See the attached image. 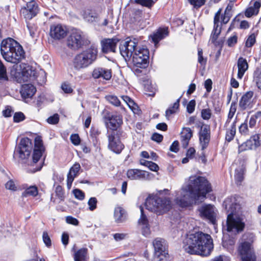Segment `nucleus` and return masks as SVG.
<instances>
[{
  "instance_id": "nucleus-9",
  "label": "nucleus",
  "mask_w": 261,
  "mask_h": 261,
  "mask_svg": "<svg viewBox=\"0 0 261 261\" xmlns=\"http://www.w3.org/2000/svg\"><path fill=\"white\" fill-rule=\"evenodd\" d=\"M138 41L136 38H127L125 41H122L119 46V50L121 55L125 61L129 60L133 56L136 48Z\"/></svg>"
},
{
  "instance_id": "nucleus-47",
  "label": "nucleus",
  "mask_w": 261,
  "mask_h": 261,
  "mask_svg": "<svg viewBox=\"0 0 261 261\" xmlns=\"http://www.w3.org/2000/svg\"><path fill=\"white\" fill-rule=\"evenodd\" d=\"M201 117L204 120H209L212 116L211 111L210 109H203L201 112Z\"/></svg>"
},
{
  "instance_id": "nucleus-55",
  "label": "nucleus",
  "mask_w": 261,
  "mask_h": 261,
  "mask_svg": "<svg viewBox=\"0 0 261 261\" xmlns=\"http://www.w3.org/2000/svg\"><path fill=\"white\" fill-rule=\"evenodd\" d=\"M5 188L7 190L13 191H16L17 190V187L16 186L14 181L12 179L9 180L6 183Z\"/></svg>"
},
{
  "instance_id": "nucleus-8",
  "label": "nucleus",
  "mask_w": 261,
  "mask_h": 261,
  "mask_svg": "<svg viewBox=\"0 0 261 261\" xmlns=\"http://www.w3.org/2000/svg\"><path fill=\"white\" fill-rule=\"evenodd\" d=\"M152 244L154 247L155 261H170L166 241L162 238L155 239Z\"/></svg>"
},
{
  "instance_id": "nucleus-30",
  "label": "nucleus",
  "mask_w": 261,
  "mask_h": 261,
  "mask_svg": "<svg viewBox=\"0 0 261 261\" xmlns=\"http://www.w3.org/2000/svg\"><path fill=\"white\" fill-rule=\"evenodd\" d=\"M168 29L167 28H163L158 30L156 33L150 35V37L152 42L156 45L160 40L168 36Z\"/></svg>"
},
{
  "instance_id": "nucleus-11",
  "label": "nucleus",
  "mask_w": 261,
  "mask_h": 261,
  "mask_svg": "<svg viewBox=\"0 0 261 261\" xmlns=\"http://www.w3.org/2000/svg\"><path fill=\"white\" fill-rule=\"evenodd\" d=\"M252 241L242 242L238 249L242 261H255L256 257L252 247Z\"/></svg>"
},
{
  "instance_id": "nucleus-40",
  "label": "nucleus",
  "mask_w": 261,
  "mask_h": 261,
  "mask_svg": "<svg viewBox=\"0 0 261 261\" xmlns=\"http://www.w3.org/2000/svg\"><path fill=\"white\" fill-rule=\"evenodd\" d=\"M157 0H132L135 4L140 5L142 6L150 8Z\"/></svg>"
},
{
  "instance_id": "nucleus-49",
  "label": "nucleus",
  "mask_w": 261,
  "mask_h": 261,
  "mask_svg": "<svg viewBox=\"0 0 261 261\" xmlns=\"http://www.w3.org/2000/svg\"><path fill=\"white\" fill-rule=\"evenodd\" d=\"M59 116L58 114H55L53 116H50L47 119V122L49 124H56L59 122Z\"/></svg>"
},
{
  "instance_id": "nucleus-2",
  "label": "nucleus",
  "mask_w": 261,
  "mask_h": 261,
  "mask_svg": "<svg viewBox=\"0 0 261 261\" xmlns=\"http://www.w3.org/2000/svg\"><path fill=\"white\" fill-rule=\"evenodd\" d=\"M183 248L190 254L207 256L214 248L213 239L210 234L202 231L191 233L184 239Z\"/></svg>"
},
{
  "instance_id": "nucleus-56",
  "label": "nucleus",
  "mask_w": 261,
  "mask_h": 261,
  "mask_svg": "<svg viewBox=\"0 0 261 261\" xmlns=\"http://www.w3.org/2000/svg\"><path fill=\"white\" fill-rule=\"evenodd\" d=\"M196 102L195 100H191L188 103L187 106V111L189 114L192 113L195 110Z\"/></svg>"
},
{
  "instance_id": "nucleus-25",
  "label": "nucleus",
  "mask_w": 261,
  "mask_h": 261,
  "mask_svg": "<svg viewBox=\"0 0 261 261\" xmlns=\"http://www.w3.org/2000/svg\"><path fill=\"white\" fill-rule=\"evenodd\" d=\"M82 15L85 20L90 22L95 21L98 17L96 10L91 8L84 9L82 12Z\"/></svg>"
},
{
  "instance_id": "nucleus-19",
  "label": "nucleus",
  "mask_w": 261,
  "mask_h": 261,
  "mask_svg": "<svg viewBox=\"0 0 261 261\" xmlns=\"http://www.w3.org/2000/svg\"><path fill=\"white\" fill-rule=\"evenodd\" d=\"M118 42L119 40L117 38L103 39L101 41L102 51L104 53H115Z\"/></svg>"
},
{
  "instance_id": "nucleus-60",
  "label": "nucleus",
  "mask_w": 261,
  "mask_h": 261,
  "mask_svg": "<svg viewBox=\"0 0 261 261\" xmlns=\"http://www.w3.org/2000/svg\"><path fill=\"white\" fill-rule=\"evenodd\" d=\"M61 88L63 91L66 93H71L73 90L70 85L67 83H63L61 85Z\"/></svg>"
},
{
  "instance_id": "nucleus-18",
  "label": "nucleus",
  "mask_w": 261,
  "mask_h": 261,
  "mask_svg": "<svg viewBox=\"0 0 261 261\" xmlns=\"http://www.w3.org/2000/svg\"><path fill=\"white\" fill-rule=\"evenodd\" d=\"M92 76L94 79L101 78L108 81L112 77V70L106 68L97 67L93 69L92 72Z\"/></svg>"
},
{
  "instance_id": "nucleus-31",
  "label": "nucleus",
  "mask_w": 261,
  "mask_h": 261,
  "mask_svg": "<svg viewBox=\"0 0 261 261\" xmlns=\"http://www.w3.org/2000/svg\"><path fill=\"white\" fill-rule=\"evenodd\" d=\"M114 217L116 223L123 222L126 219L125 211L120 206L116 207L114 210Z\"/></svg>"
},
{
  "instance_id": "nucleus-45",
  "label": "nucleus",
  "mask_w": 261,
  "mask_h": 261,
  "mask_svg": "<svg viewBox=\"0 0 261 261\" xmlns=\"http://www.w3.org/2000/svg\"><path fill=\"white\" fill-rule=\"evenodd\" d=\"M239 132L242 135L247 136L249 135V129L247 120L242 123L239 128Z\"/></svg>"
},
{
  "instance_id": "nucleus-22",
  "label": "nucleus",
  "mask_w": 261,
  "mask_h": 261,
  "mask_svg": "<svg viewBox=\"0 0 261 261\" xmlns=\"http://www.w3.org/2000/svg\"><path fill=\"white\" fill-rule=\"evenodd\" d=\"M221 10H219L215 14L214 20V29L211 34V39L213 42H214L217 39L221 32V28L219 25V19L221 14Z\"/></svg>"
},
{
  "instance_id": "nucleus-12",
  "label": "nucleus",
  "mask_w": 261,
  "mask_h": 261,
  "mask_svg": "<svg viewBox=\"0 0 261 261\" xmlns=\"http://www.w3.org/2000/svg\"><path fill=\"white\" fill-rule=\"evenodd\" d=\"M133 62L134 66L146 68L149 63V51L147 49L137 47L133 55Z\"/></svg>"
},
{
  "instance_id": "nucleus-59",
  "label": "nucleus",
  "mask_w": 261,
  "mask_h": 261,
  "mask_svg": "<svg viewBox=\"0 0 261 261\" xmlns=\"http://www.w3.org/2000/svg\"><path fill=\"white\" fill-rule=\"evenodd\" d=\"M204 148H201L200 149V152L199 151L197 152L196 158L198 157L199 160H201L202 163L205 164L206 163V159L204 154Z\"/></svg>"
},
{
  "instance_id": "nucleus-21",
  "label": "nucleus",
  "mask_w": 261,
  "mask_h": 261,
  "mask_svg": "<svg viewBox=\"0 0 261 261\" xmlns=\"http://www.w3.org/2000/svg\"><path fill=\"white\" fill-rule=\"evenodd\" d=\"M81 168V165L79 163H75L70 168L67 179V187L68 189L71 188L74 179L79 175Z\"/></svg>"
},
{
  "instance_id": "nucleus-28",
  "label": "nucleus",
  "mask_w": 261,
  "mask_h": 261,
  "mask_svg": "<svg viewBox=\"0 0 261 261\" xmlns=\"http://www.w3.org/2000/svg\"><path fill=\"white\" fill-rule=\"evenodd\" d=\"M193 136V132L189 127H184L180 133V141L182 147H187Z\"/></svg>"
},
{
  "instance_id": "nucleus-61",
  "label": "nucleus",
  "mask_w": 261,
  "mask_h": 261,
  "mask_svg": "<svg viewBox=\"0 0 261 261\" xmlns=\"http://www.w3.org/2000/svg\"><path fill=\"white\" fill-rule=\"evenodd\" d=\"M144 13L142 10H137L134 13V18L137 20L140 21L143 17Z\"/></svg>"
},
{
  "instance_id": "nucleus-36",
  "label": "nucleus",
  "mask_w": 261,
  "mask_h": 261,
  "mask_svg": "<svg viewBox=\"0 0 261 261\" xmlns=\"http://www.w3.org/2000/svg\"><path fill=\"white\" fill-rule=\"evenodd\" d=\"M179 98L177 99L176 101L173 103L172 106L169 107L166 111V117L168 119H169L170 116L176 113L177 112L179 106Z\"/></svg>"
},
{
  "instance_id": "nucleus-39",
  "label": "nucleus",
  "mask_w": 261,
  "mask_h": 261,
  "mask_svg": "<svg viewBox=\"0 0 261 261\" xmlns=\"http://www.w3.org/2000/svg\"><path fill=\"white\" fill-rule=\"evenodd\" d=\"M237 110V103L236 102H232L230 108L227 116V119L225 124V126H227L230 122L231 119L233 118Z\"/></svg>"
},
{
  "instance_id": "nucleus-16",
  "label": "nucleus",
  "mask_w": 261,
  "mask_h": 261,
  "mask_svg": "<svg viewBox=\"0 0 261 261\" xmlns=\"http://www.w3.org/2000/svg\"><path fill=\"white\" fill-rule=\"evenodd\" d=\"M126 175L130 180H149L152 174L144 170L130 169L127 170Z\"/></svg>"
},
{
  "instance_id": "nucleus-51",
  "label": "nucleus",
  "mask_w": 261,
  "mask_h": 261,
  "mask_svg": "<svg viewBox=\"0 0 261 261\" xmlns=\"http://www.w3.org/2000/svg\"><path fill=\"white\" fill-rule=\"evenodd\" d=\"M237 41L238 37L237 35L235 34L228 38L226 43L229 47H232L237 43Z\"/></svg>"
},
{
  "instance_id": "nucleus-57",
  "label": "nucleus",
  "mask_w": 261,
  "mask_h": 261,
  "mask_svg": "<svg viewBox=\"0 0 261 261\" xmlns=\"http://www.w3.org/2000/svg\"><path fill=\"white\" fill-rule=\"evenodd\" d=\"M43 240L45 244L47 247H50L51 245V240L46 231H44L42 235Z\"/></svg>"
},
{
  "instance_id": "nucleus-37",
  "label": "nucleus",
  "mask_w": 261,
  "mask_h": 261,
  "mask_svg": "<svg viewBox=\"0 0 261 261\" xmlns=\"http://www.w3.org/2000/svg\"><path fill=\"white\" fill-rule=\"evenodd\" d=\"M236 123H237V119H236L234 121L232 122V123L231 125L230 128L227 131L226 135V139L228 141H231L236 133Z\"/></svg>"
},
{
  "instance_id": "nucleus-32",
  "label": "nucleus",
  "mask_w": 261,
  "mask_h": 261,
  "mask_svg": "<svg viewBox=\"0 0 261 261\" xmlns=\"http://www.w3.org/2000/svg\"><path fill=\"white\" fill-rule=\"evenodd\" d=\"M261 6V1L257 0L255 1L253 6L247 8L245 11V16L247 17H251L253 15H257L259 12V9Z\"/></svg>"
},
{
  "instance_id": "nucleus-64",
  "label": "nucleus",
  "mask_w": 261,
  "mask_h": 261,
  "mask_svg": "<svg viewBox=\"0 0 261 261\" xmlns=\"http://www.w3.org/2000/svg\"><path fill=\"white\" fill-rule=\"evenodd\" d=\"M254 81L258 88L261 90V74L254 76Z\"/></svg>"
},
{
  "instance_id": "nucleus-63",
  "label": "nucleus",
  "mask_w": 261,
  "mask_h": 261,
  "mask_svg": "<svg viewBox=\"0 0 261 261\" xmlns=\"http://www.w3.org/2000/svg\"><path fill=\"white\" fill-rule=\"evenodd\" d=\"M126 234L123 233H116L113 235L114 239L116 241H121L125 238Z\"/></svg>"
},
{
  "instance_id": "nucleus-7",
  "label": "nucleus",
  "mask_w": 261,
  "mask_h": 261,
  "mask_svg": "<svg viewBox=\"0 0 261 261\" xmlns=\"http://www.w3.org/2000/svg\"><path fill=\"white\" fill-rule=\"evenodd\" d=\"M146 206L148 210L161 215L171 208V202L168 198L155 196L147 200Z\"/></svg>"
},
{
  "instance_id": "nucleus-35",
  "label": "nucleus",
  "mask_w": 261,
  "mask_h": 261,
  "mask_svg": "<svg viewBox=\"0 0 261 261\" xmlns=\"http://www.w3.org/2000/svg\"><path fill=\"white\" fill-rule=\"evenodd\" d=\"M38 194V190L37 187L36 186H31L22 193V196L25 197L28 196L36 197Z\"/></svg>"
},
{
  "instance_id": "nucleus-54",
  "label": "nucleus",
  "mask_w": 261,
  "mask_h": 261,
  "mask_svg": "<svg viewBox=\"0 0 261 261\" xmlns=\"http://www.w3.org/2000/svg\"><path fill=\"white\" fill-rule=\"evenodd\" d=\"M25 119V116L22 112L15 113L13 116V120L15 122H19Z\"/></svg>"
},
{
  "instance_id": "nucleus-34",
  "label": "nucleus",
  "mask_w": 261,
  "mask_h": 261,
  "mask_svg": "<svg viewBox=\"0 0 261 261\" xmlns=\"http://www.w3.org/2000/svg\"><path fill=\"white\" fill-rule=\"evenodd\" d=\"M246 147H259L260 145L259 137L255 135L250 137L245 143Z\"/></svg>"
},
{
  "instance_id": "nucleus-58",
  "label": "nucleus",
  "mask_w": 261,
  "mask_h": 261,
  "mask_svg": "<svg viewBox=\"0 0 261 261\" xmlns=\"http://www.w3.org/2000/svg\"><path fill=\"white\" fill-rule=\"evenodd\" d=\"M66 222L68 224H72L75 226L78 225L79 223L78 220L72 216L66 217Z\"/></svg>"
},
{
  "instance_id": "nucleus-44",
  "label": "nucleus",
  "mask_w": 261,
  "mask_h": 261,
  "mask_svg": "<svg viewBox=\"0 0 261 261\" xmlns=\"http://www.w3.org/2000/svg\"><path fill=\"white\" fill-rule=\"evenodd\" d=\"M140 211H141V217L138 221V223L139 225H148V222L147 218L146 215L144 213L143 209L142 206H140Z\"/></svg>"
},
{
  "instance_id": "nucleus-24",
  "label": "nucleus",
  "mask_w": 261,
  "mask_h": 261,
  "mask_svg": "<svg viewBox=\"0 0 261 261\" xmlns=\"http://www.w3.org/2000/svg\"><path fill=\"white\" fill-rule=\"evenodd\" d=\"M253 95V92L248 91L242 96L239 101V107L241 110H244L251 107V99Z\"/></svg>"
},
{
  "instance_id": "nucleus-43",
  "label": "nucleus",
  "mask_w": 261,
  "mask_h": 261,
  "mask_svg": "<svg viewBox=\"0 0 261 261\" xmlns=\"http://www.w3.org/2000/svg\"><path fill=\"white\" fill-rule=\"evenodd\" d=\"M106 99L113 105L118 107L120 106V101L117 96L115 95H107L106 96Z\"/></svg>"
},
{
  "instance_id": "nucleus-41",
  "label": "nucleus",
  "mask_w": 261,
  "mask_h": 261,
  "mask_svg": "<svg viewBox=\"0 0 261 261\" xmlns=\"http://www.w3.org/2000/svg\"><path fill=\"white\" fill-rule=\"evenodd\" d=\"M198 62L203 67V69L205 68L207 62V59L203 57V51L201 48L198 49Z\"/></svg>"
},
{
  "instance_id": "nucleus-52",
  "label": "nucleus",
  "mask_w": 261,
  "mask_h": 261,
  "mask_svg": "<svg viewBox=\"0 0 261 261\" xmlns=\"http://www.w3.org/2000/svg\"><path fill=\"white\" fill-rule=\"evenodd\" d=\"M55 193L56 196L61 200L63 201L64 198V192L61 186H58L56 188Z\"/></svg>"
},
{
  "instance_id": "nucleus-38",
  "label": "nucleus",
  "mask_w": 261,
  "mask_h": 261,
  "mask_svg": "<svg viewBox=\"0 0 261 261\" xmlns=\"http://www.w3.org/2000/svg\"><path fill=\"white\" fill-rule=\"evenodd\" d=\"M109 145L108 147H121V142L119 139L115 137L114 133L108 136Z\"/></svg>"
},
{
  "instance_id": "nucleus-62",
  "label": "nucleus",
  "mask_w": 261,
  "mask_h": 261,
  "mask_svg": "<svg viewBox=\"0 0 261 261\" xmlns=\"http://www.w3.org/2000/svg\"><path fill=\"white\" fill-rule=\"evenodd\" d=\"M147 167L151 171H157L159 169V167L158 165L151 161L149 162L148 164Z\"/></svg>"
},
{
  "instance_id": "nucleus-33",
  "label": "nucleus",
  "mask_w": 261,
  "mask_h": 261,
  "mask_svg": "<svg viewBox=\"0 0 261 261\" xmlns=\"http://www.w3.org/2000/svg\"><path fill=\"white\" fill-rule=\"evenodd\" d=\"M87 258V249L82 248L77 251L74 256V261H86Z\"/></svg>"
},
{
  "instance_id": "nucleus-5",
  "label": "nucleus",
  "mask_w": 261,
  "mask_h": 261,
  "mask_svg": "<svg viewBox=\"0 0 261 261\" xmlns=\"http://www.w3.org/2000/svg\"><path fill=\"white\" fill-rule=\"evenodd\" d=\"M97 54V48L94 46H91L77 54L73 60L74 69L79 71L87 68L96 60Z\"/></svg>"
},
{
  "instance_id": "nucleus-3",
  "label": "nucleus",
  "mask_w": 261,
  "mask_h": 261,
  "mask_svg": "<svg viewBox=\"0 0 261 261\" xmlns=\"http://www.w3.org/2000/svg\"><path fill=\"white\" fill-rule=\"evenodd\" d=\"M1 52L6 61L14 64H17L25 58V52L22 46L11 38L2 41Z\"/></svg>"
},
{
  "instance_id": "nucleus-15",
  "label": "nucleus",
  "mask_w": 261,
  "mask_h": 261,
  "mask_svg": "<svg viewBox=\"0 0 261 261\" xmlns=\"http://www.w3.org/2000/svg\"><path fill=\"white\" fill-rule=\"evenodd\" d=\"M67 32L66 27L61 24H53L50 27V36L55 40H60L64 38Z\"/></svg>"
},
{
  "instance_id": "nucleus-26",
  "label": "nucleus",
  "mask_w": 261,
  "mask_h": 261,
  "mask_svg": "<svg viewBox=\"0 0 261 261\" xmlns=\"http://www.w3.org/2000/svg\"><path fill=\"white\" fill-rule=\"evenodd\" d=\"M36 92V89L32 84H24L20 90V94L23 98H31Z\"/></svg>"
},
{
  "instance_id": "nucleus-6",
  "label": "nucleus",
  "mask_w": 261,
  "mask_h": 261,
  "mask_svg": "<svg viewBox=\"0 0 261 261\" xmlns=\"http://www.w3.org/2000/svg\"><path fill=\"white\" fill-rule=\"evenodd\" d=\"M31 148H15L13 156L19 159L22 163L34 166L42 157L45 148H34L32 158H30Z\"/></svg>"
},
{
  "instance_id": "nucleus-53",
  "label": "nucleus",
  "mask_w": 261,
  "mask_h": 261,
  "mask_svg": "<svg viewBox=\"0 0 261 261\" xmlns=\"http://www.w3.org/2000/svg\"><path fill=\"white\" fill-rule=\"evenodd\" d=\"M70 139L74 145H79L81 142V139L78 134H72L70 137Z\"/></svg>"
},
{
  "instance_id": "nucleus-42",
  "label": "nucleus",
  "mask_w": 261,
  "mask_h": 261,
  "mask_svg": "<svg viewBox=\"0 0 261 261\" xmlns=\"http://www.w3.org/2000/svg\"><path fill=\"white\" fill-rule=\"evenodd\" d=\"M257 34L252 33L250 35L247 39L245 42V46L247 47H251L256 41V37Z\"/></svg>"
},
{
  "instance_id": "nucleus-17",
  "label": "nucleus",
  "mask_w": 261,
  "mask_h": 261,
  "mask_svg": "<svg viewBox=\"0 0 261 261\" xmlns=\"http://www.w3.org/2000/svg\"><path fill=\"white\" fill-rule=\"evenodd\" d=\"M201 215L208 220L212 223L215 224L216 217V210L211 204L202 206L200 210Z\"/></svg>"
},
{
  "instance_id": "nucleus-4",
  "label": "nucleus",
  "mask_w": 261,
  "mask_h": 261,
  "mask_svg": "<svg viewBox=\"0 0 261 261\" xmlns=\"http://www.w3.org/2000/svg\"><path fill=\"white\" fill-rule=\"evenodd\" d=\"M226 210L230 213L227 216V230L228 231L232 232L234 233H239L243 231L245 224L242 222L240 218H234L233 215L236 213L238 208H239V205L235 202L234 198H227L223 203Z\"/></svg>"
},
{
  "instance_id": "nucleus-46",
  "label": "nucleus",
  "mask_w": 261,
  "mask_h": 261,
  "mask_svg": "<svg viewBox=\"0 0 261 261\" xmlns=\"http://www.w3.org/2000/svg\"><path fill=\"white\" fill-rule=\"evenodd\" d=\"M97 200L95 197H91L88 202L89 209L93 211L97 207Z\"/></svg>"
},
{
  "instance_id": "nucleus-48",
  "label": "nucleus",
  "mask_w": 261,
  "mask_h": 261,
  "mask_svg": "<svg viewBox=\"0 0 261 261\" xmlns=\"http://www.w3.org/2000/svg\"><path fill=\"white\" fill-rule=\"evenodd\" d=\"M73 193L75 197L80 200H83L85 198L84 193L80 189H74L73 190Z\"/></svg>"
},
{
  "instance_id": "nucleus-10",
  "label": "nucleus",
  "mask_w": 261,
  "mask_h": 261,
  "mask_svg": "<svg viewBox=\"0 0 261 261\" xmlns=\"http://www.w3.org/2000/svg\"><path fill=\"white\" fill-rule=\"evenodd\" d=\"M85 35L80 30L72 32L67 39V45L72 49L76 50L88 44Z\"/></svg>"
},
{
  "instance_id": "nucleus-50",
  "label": "nucleus",
  "mask_w": 261,
  "mask_h": 261,
  "mask_svg": "<svg viewBox=\"0 0 261 261\" xmlns=\"http://www.w3.org/2000/svg\"><path fill=\"white\" fill-rule=\"evenodd\" d=\"M31 145V140L28 137H25L20 140L19 147H30Z\"/></svg>"
},
{
  "instance_id": "nucleus-1",
  "label": "nucleus",
  "mask_w": 261,
  "mask_h": 261,
  "mask_svg": "<svg viewBox=\"0 0 261 261\" xmlns=\"http://www.w3.org/2000/svg\"><path fill=\"white\" fill-rule=\"evenodd\" d=\"M211 191V185L205 177L192 176L189 184L176 192L174 202L181 207H190L194 203L202 202Z\"/></svg>"
},
{
  "instance_id": "nucleus-27",
  "label": "nucleus",
  "mask_w": 261,
  "mask_h": 261,
  "mask_svg": "<svg viewBox=\"0 0 261 261\" xmlns=\"http://www.w3.org/2000/svg\"><path fill=\"white\" fill-rule=\"evenodd\" d=\"M237 66L238 68L237 78L242 79L249 67L247 60L243 57H240L237 62Z\"/></svg>"
},
{
  "instance_id": "nucleus-20",
  "label": "nucleus",
  "mask_w": 261,
  "mask_h": 261,
  "mask_svg": "<svg viewBox=\"0 0 261 261\" xmlns=\"http://www.w3.org/2000/svg\"><path fill=\"white\" fill-rule=\"evenodd\" d=\"M20 66L24 80L28 81L29 79L33 80L36 78L37 71L32 66L25 64H22Z\"/></svg>"
},
{
  "instance_id": "nucleus-14",
  "label": "nucleus",
  "mask_w": 261,
  "mask_h": 261,
  "mask_svg": "<svg viewBox=\"0 0 261 261\" xmlns=\"http://www.w3.org/2000/svg\"><path fill=\"white\" fill-rule=\"evenodd\" d=\"M39 12L38 5L35 1L27 2L25 7L20 10L21 15L26 19L31 20Z\"/></svg>"
},
{
  "instance_id": "nucleus-13",
  "label": "nucleus",
  "mask_w": 261,
  "mask_h": 261,
  "mask_svg": "<svg viewBox=\"0 0 261 261\" xmlns=\"http://www.w3.org/2000/svg\"><path fill=\"white\" fill-rule=\"evenodd\" d=\"M103 118L107 127L114 131L117 130L123 123L122 116L112 115L108 111L105 112Z\"/></svg>"
},
{
  "instance_id": "nucleus-23",
  "label": "nucleus",
  "mask_w": 261,
  "mask_h": 261,
  "mask_svg": "<svg viewBox=\"0 0 261 261\" xmlns=\"http://www.w3.org/2000/svg\"><path fill=\"white\" fill-rule=\"evenodd\" d=\"M199 141L202 147H206L208 145L211 139L210 128L207 126L201 127L199 134Z\"/></svg>"
},
{
  "instance_id": "nucleus-29",
  "label": "nucleus",
  "mask_w": 261,
  "mask_h": 261,
  "mask_svg": "<svg viewBox=\"0 0 261 261\" xmlns=\"http://www.w3.org/2000/svg\"><path fill=\"white\" fill-rule=\"evenodd\" d=\"M240 164H241V167L236 169L234 175L236 182L238 185H241L244 179V174L245 170V160H241Z\"/></svg>"
}]
</instances>
